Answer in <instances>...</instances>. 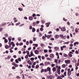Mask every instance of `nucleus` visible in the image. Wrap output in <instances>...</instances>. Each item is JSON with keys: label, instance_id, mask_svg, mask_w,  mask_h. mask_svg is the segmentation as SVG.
I'll use <instances>...</instances> for the list:
<instances>
[{"label": "nucleus", "instance_id": "nucleus-1", "mask_svg": "<svg viewBox=\"0 0 79 79\" xmlns=\"http://www.w3.org/2000/svg\"><path fill=\"white\" fill-rule=\"evenodd\" d=\"M65 63H66V64H69V63H70L71 61L70 60H65Z\"/></svg>", "mask_w": 79, "mask_h": 79}, {"label": "nucleus", "instance_id": "nucleus-2", "mask_svg": "<svg viewBox=\"0 0 79 79\" xmlns=\"http://www.w3.org/2000/svg\"><path fill=\"white\" fill-rule=\"evenodd\" d=\"M50 24V22H48L45 23V25H46V27H49Z\"/></svg>", "mask_w": 79, "mask_h": 79}, {"label": "nucleus", "instance_id": "nucleus-3", "mask_svg": "<svg viewBox=\"0 0 79 79\" xmlns=\"http://www.w3.org/2000/svg\"><path fill=\"white\" fill-rule=\"evenodd\" d=\"M50 57H51L52 59L54 57V55L53 54H51L50 55Z\"/></svg>", "mask_w": 79, "mask_h": 79}, {"label": "nucleus", "instance_id": "nucleus-4", "mask_svg": "<svg viewBox=\"0 0 79 79\" xmlns=\"http://www.w3.org/2000/svg\"><path fill=\"white\" fill-rule=\"evenodd\" d=\"M28 19H29V20H30V21H32V20H33V18H32V16H30L29 18Z\"/></svg>", "mask_w": 79, "mask_h": 79}, {"label": "nucleus", "instance_id": "nucleus-5", "mask_svg": "<svg viewBox=\"0 0 79 79\" xmlns=\"http://www.w3.org/2000/svg\"><path fill=\"white\" fill-rule=\"evenodd\" d=\"M61 31H66V28H65V27H63V28H62L61 29Z\"/></svg>", "mask_w": 79, "mask_h": 79}, {"label": "nucleus", "instance_id": "nucleus-6", "mask_svg": "<svg viewBox=\"0 0 79 79\" xmlns=\"http://www.w3.org/2000/svg\"><path fill=\"white\" fill-rule=\"evenodd\" d=\"M52 71H53L54 72H55L56 71V68L55 67H54L52 69Z\"/></svg>", "mask_w": 79, "mask_h": 79}, {"label": "nucleus", "instance_id": "nucleus-7", "mask_svg": "<svg viewBox=\"0 0 79 79\" xmlns=\"http://www.w3.org/2000/svg\"><path fill=\"white\" fill-rule=\"evenodd\" d=\"M35 54H38L39 53V52L38 50H35L34 51Z\"/></svg>", "mask_w": 79, "mask_h": 79}, {"label": "nucleus", "instance_id": "nucleus-8", "mask_svg": "<svg viewBox=\"0 0 79 79\" xmlns=\"http://www.w3.org/2000/svg\"><path fill=\"white\" fill-rule=\"evenodd\" d=\"M54 49L55 50H59V47H55L54 48Z\"/></svg>", "mask_w": 79, "mask_h": 79}, {"label": "nucleus", "instance_id": "nucleus-9", "mask_svg": "<svg viewBox=\"0 0 79 79\" xmlns=\"http://www.w3.org/2000/svg\"><path fill=\"white\" fill-rule=\"evenodd\" d=\"M6 23H2V24H1V26H6Z\"/></svg>", "mask_w": 79, "mask_h": 79}, {"label": "nucleus", "instance_id": "nucleus-10", "mask_svg": "<svg viewBox=\"0 0 79 79\" xmlns=\"http://www.w3.org/2000/svg\"><path fill=\"white\" fill-rule=\"evenodd\" d=\"M53 76L52 75H51L50 76H49L48 77V78H49L50 79H53Z\"/></svg>", "mask_w": 79, "mask_h": 79}, {"label": "nucleus", "instance_id": "nucleus-11", "mask_svg": "<svg viewBox=\"0 0 79 79\" xmlns=\"http://www.w3.org/2000/svg\"><path fill=\"white\" fill-rule=\"evenodd\" d=\"M47 69L48 71H49V73L50 72V71H51V68L49 67L47 68Z\"/></svg>", "mask_w": 79, "mask_h": 79}, {"label": "nucleus", "instance_id": "nucleus-12", "mask_svg": "<svg viewBox=\"0 0 79 79\" xmlns=\"http://www.w3.org/2000/svg\"><path fill=\"white\" fill-rule=\"evenodd\" d=\"M57 73L60 75V70L59 69H57Z\"/></svg>", "mask_w": 79, "mask_h": 79}, {"label": "nucleus", "instance_id": "nucleus-13", "mask_svg": "<svg viewBox=\"0 0 79 79\" xmlns=\"http://www.w3.org/2000/svg\"><path fill=\"white\" fill-rule=\"evenodd\" d=\"M35 31V29L34 27L32 29V32H34Z\"/></svg>", "mask_w": 79, "mask_h": 79}, {"label": "nucleus", "instance_id": "nucleus-14", "mask_svg": "<svg viewBox=\"0 0 79 79\" xmlns=\"http://www.w3.org/2000/svg\"><path fill=\"white\" fill-rule=\"evenodd\" d=\"M47 60H49V61H52V60L51 58H49L48 57L47 59Z\"/></svg>", "mask_w": 79, "mask_h": 79}, {"label": "nucleus", "instance_id": "nucleus-15", "mask_svg": "<svg viewBox=\"0 0 79 79\" xmlns=\"http://www.w3.org/2000/svg\"><path fill=\"white\" fill-rule=\"evenodd\" d=\"M51 35H47V38L48 39H50V38L51 37Z\"/></svg>", "mask_w": 79, "mask_h": 79}, {"label": "nucleus", "instance_id": "nucleus-16", "mask_svg": "<svg viewBox=\"0 0 79 79\" xmlns=\"http://www.w3.org/2000/svg\"><path fill=\"white\" fill-rule=\"evenodd\" d=\"M5 48H6V49H8V48H9V46H8V45H6V46H5Z\"/></svg>", "mask_w": 79, "mask_h": 79}, {"label": "nucleus", "instance_id": "nucleus-17", "mask_svg": "<svg viewBox=\"0 0 79 79\" xmlns=\"http://www.w3.org/2000/svg\"><path fill=\"white\" fill-rule=\"evenodd\" d=\"M33 45L36 47H38V44H33Z\"/></svg>", "mask_w": 79, "mask_h": 79}, {"label": "nucleus", "instance_id": "nucleus-18", "mask_svg": "<svg viewBox=\"0 0 79 79\" xmlns=\"http://www.w3.org/2000/svg\"><path fill=\"white\" fill-rule=\"evenodd\" d=\"M60 37V36L58 35H56V39H58V38Z\"/></svg>", "mask_w": 79, "mask_h": 79}, {"label": "nucleus", "instance_id": "nucleus-19", "mask_svg": "<svg viewBox=\"0 0 79 79\" xmlns=\"http://www.w3.org/2000/svg\"><path fill=\"white\" fill-rule=\"evenodd\" d=\"M30 53L31 55V56H34V54H33V52H31Z\"/></svg>", "mask_w": 79, "mask_h": 79}, {"label": "nucleus", "instance_id": "nucleus-20", "mask_svg": "<svg viewBox=\"0 0 79 79\" xmlns=\"http://www.w3.org/2000/svg\"><path fill=\"white\" fill-rule=\"evenodd\" d=\"M11 56L10 55L8 56L7 57V59H8V60H10V58H11Z\"/></svg>", "mask_w": 79, "mask_h": 79}, {"label": "nucleus", "instance_id": "nucleus-21", "mask_svg": "<svg viewBox=\"0 0 79 79\" xmlns=\"http://www.w3.org/2000/svg\"><path fill=\"white\" fill-rule=\"evenodd\" d=\"M18 10L20 11H23V8H18Z\"/></svg>", "mask_w": 79, "mask_h": 79}, {"label": "nucleus", "instance_id": "nucleus-22", "mask_svg": "<svg viewBox=\"0 0 79 79\" xmlns=\"http://www.w3.org/2000/svg\"><path fill=\"white\" fill-rule=\"evenodd\" d=\"M68 55H69V56L70 57H71L73 56L72 54H70V53H69Z\"/></svg>", "mask_w": 79, "mask_h": 79}, {"label": "nucleus", "instance_id": "nucleus-23", "mask_svg": "<svg viewBox=\"0 0 79 79\" xmlns=\"http://www.w3.org/2000/svg\"><path fill=\"white\" fill-rule=\"evenodd\" d=\"M75 32L77 33V32H78V28H76L75 29Z\"/></svg>", "mask_w": 79, "mask_h": 79}, {"label": "nucleus", "instance_id": "nucleus-24", "mask_svg": "<svg viewBox=\"0 0 79 79\" xmlns=\"http://www.w3.org/2000/svg\"><path fill=\"white\" fill-rule=\"evenodd\" d=\"M39 34L40 35H39V37H42V34L41 33V32H40L39 33Z\"/></svg>", "mask_w": 79, "mask_h": 79}, {"label": "nucleus", "instance_id": "nucleus-25", "mask_svg": "<svg viewBox=\"0 0 79 79\" xmlns=\"http://www.w3.org/2000/svg\"><path fill=\"white\" fill-rule=\"evenodd\" d=\"M4 35L5 36V37H8V34H5Z\"/></svg>", "mask_w": 79, "mask_h": 79}, {"label": "nucleus", "instance_id": "nucleus-26", "mask_svg": "<svg viewBox=\"0 0 79 79\" xmlns=\"http://www.w3.org/2000/svg\"><path fill=\"white\" fill-rule=\"evenodd\" d=\"M15 63H19V61H18V59H16L15 60Z\"/></svg>", "mask_w": 79, "mask_h": 79}, {"label": "nucleus", "instance_id": "nucleus-27", "mask_svg": "<svg viewBox=\"0 0 79 79\" xmlns=\"http://www.w3.org/2000/svg\"><path fill=\"white\" fill-rule=\"evenodd\" d=\"M68 76H70V75H71V72H70V71L68 72Z\"/></svg>", "mask_w": 79, "mask_h": 79}, {"label": "nucleus", "instance_id": "nucleus-28", "mask_svg": "<svg viewBox=\"0 0 79 79\" xmlns=\"http://www.w3.org/2000/svg\"><path fill=\"white\" fill-rule=\"evenodd\" d=\"M64 57H68V55H67V54H64Z\"/></svg>", "mask_w": 79, "mask_h": 79}, {"label": "nucleus", "instance_id": "nucleus-29", "mask_svg": "<svg viewBox=\"0 0 79 79\" xmlns=\"http://www.w3.org/2000/svg\"><path fill=\"white\" fill-rule=\"evenodd\" d=\"M32 16L34 18L35 16H37V15H35V14H33L32 15Z\"/></svg>", "mask_w": 79, "mask_h": 79}, {"label": "nucleus", "instance_id": "nucleus-30", "mask_svg": "<svg viewBox=\"0 0 79 79\" xmlns=\"http://www.w3.org/2000/svg\"><path fill=\"white\" fill-rule=\"evenodd\" d=\"M44 52L45 53H47V52H48V50H46V49H44Z\"/></svg>", "mask_w": 79, "mask_h": 79}, {"label": "nucleus", "instance_id": "nucleus-31", "mask_svg": "<svg viewBox=\"0 0 79 79\" xmlns=\"http://www.w3.org/2000/svg\"><path fill=\"white\" fill-rule=\"evenodd\" d=\"M40 66H44V64L43 63H40Z\"/></svg>", "mask_w": 79, "mask_h": 79}, {"label": "nucleus", "instance_id": "nucleus-32", "mask_svg": "<svg viewBox=\"0 0 79 79\" xmlns=\"http://www.w3.org/2000/svg\"><path fill=\"white\" fill-rule=\"evenodd\" d=\"M35 68H36V69L38 68H39V64H37Z\"/></svg>", "mask_w": 79, "mask_h": 79}, {"label": "nucleus", "instance_id": "nucleus-33", "mask_svg": "<svg viewBox=\"0 0 79 79\" xmlns=\"http://www.w3.org/2000/svg\"><path fill=\"white\" fill-rule=\"evenodd\" d=\"M4 42L5 43H7L8 42V40L6 39L4 40Z\"/></svg>", "mask_w": 79, "mask_h": 79}, {"label": "nucleus", "instance_id": "nucleus-34", "mask_svg": "<svg viewBox=\"0 0 79 79\" xmlns=\"http://www.w3.org/2000/svg\"><path fill=\"white\" fill-rule=\"evenodd\" d=\"M21 38L19 37L18 38V40L19 41H21Z\"/></svg>", "mask_w": 79, "mask_h": 79}, {"label": "nucleus", "instance_id": "nucleus-35", "mask_svg": "<svg viewBox=\"0 0 79 79\" xmlns=\"http://www.w3.org/2000/svg\"><path fill=\"white\" fill-rule=\"evenodd\" d=\"M63 20L64 21H67V19H65V18H63Z\"/></svg>", "mask_w": 79, "mask_h": 79}, {"label": "nucleus", "instance_id": "nucleus-36", "mask_svg": "<svg viewBox=\"0 0 79 79\" xmlns=\"http://www.w3.org/2000/svg\"><path fill=\"white\" fill-rule=\"evenodd\" d=\"M40 30L41 31H44V29L43 28H40Z\"/></svg>", "mask_w": 79, "mask_h": 79}, {"label": "nucleus", "instance_id": "nucleus-37", "mask_svg": "<svg viewBox=\"0 0 79 79\" xmlns=\"http://www.w3.org/2000/svg\"><path fill=\"white\" fill-rule=\"evenodd\" d=\"M26 53L27 55H29V51H26Z\"/></svg>", "mask_w": 79, "mask_h": 79}, {"label": "nucleus", "instance_id": "nucleus-38", "mask_svg": "<svg viewBox=\"0 0 79 79\" xmlns=\"http://www.w3.org/2000/svg\"><path fill=\"white\" fill-rule=\"evenodd\" d=\"M20 24V22H19V23H17L15 24L16 26H18Z\"/></svg>", "mask_w": 79, "mask_h": 79}, {"label": "nucleus", "instance_id": "nucleus-39", "mask_svg": "<svg viewBox=\"0 0 79 79\" xmlns=\"http://www.w3.org/2000/svg\"><path fill=\"white\" fill-rule=\"evenodd\" d=\"M62 66L63 68H64L66 67V65L65 64H64L62 65Z\"/></svg>", "mask_w": 79, "mask_h": 79}, {"label": "nucleus", "instance_id": "nucleus-40", "mask_svg": "<svg viewBox=\"0 0 79 79\" xmlns=\"http://www.w3.org/2000/svg\"><path fill=\"white\" fill-rule=\"evenodd\" d=\"M43 72H44V69H42L41 71V73H42Z\"/></svg>", "mask_w": 79, "mask_h": 79}, {"label": "nucleus", "instance_id": "nucleus-41", "mask_svg": "<svg viewBox=\"0 0 79 79\" xmlns=\"http://www.w3.org/2000/svg\"><path fill=\"white\" fill-rule=\"evenodd\" d=\"M66 36H63V38H62V39H66Z\"/></svg>", "mask_w": 79, "mask_h": 79}, {"label": "nucleus", "instance_id": "nucleus-42", "mask_svg": "<svg viewBox=\"0 0 79 79\" xmlns=\"http://www.w3.org/2000/svg\"><path fill=\"white\" fill-rule=\"evenodd\" d=\"M16 77L17 79H21V77L19 76H17Z\"/></svg>", "mask_w": 79, "mask_h": 79}, {"label": "nucleus", "instance_id": "nucleus-43", "mask_svg": "<svg viewBox=\"0 0 79 79\" xmlns=\"http://www.w3.org/2000/svg\"><path fill=\"white\" fill-rule=\"evenodd\" d=\"M64 36H63V35H60V37H61V38H62V39H63V38Z\"/></svg>", "mask_w": 79, "mask_h": 79}, {"label": "nucleus", "instance_id": "nucleus-44", "mask_svg": "<svg viewBox=\"0 0 79 79\" xmlns=\"http://www.w3.org/2000/svg\"><path fill=\"white\" fill-rule=\"evenodd\" d=\"M25 58L26 59H27L28 58V55H27L25 56Z\"/></svg>", "mask_w": 79, "mask_h": 79}, {"label": "nucleus", "instance_id": "nucleus-45", "mask_svg": "<svg viewBox=\"0 0 79 79\" xmlns=\"http://www.w3.org/2000/svg\"><path fill=\"white\" fill-rule=\"evenodd\" d=\"M30 60H31V61H34V58H31L30 59Z\"/></svg>", "mask_w": 79, "mask_h": 79}, {"label": "nucleus", "instance_id": "nucleus-46", "mask_svg": "<svg viewBox=\"0 0 79 79\" xmlns=\"http://www.w3.org/2000/svg\"><path fill=\"white\" fill-rule=\"evenodd\" d=\"M33 41H35V40H36V38H35V37H33Z\"/></svg>", "mask_w": 79, "mask_h": 79}, {"label": "nucleus", "instance_id": "nucleus-47", "mask_svg": "<svg viewBox=\"0 0 79 79\" xmlns=\"http://www.w3.org/2000/svg\"><path fill=\"white\" fill-rule=\"evenodd\" d=\"M15 67H18V64H15L14 65Z\"/></svg>", "mask_w": 79, "mask_h": 79}, {"label": "nucleus", "instance_id": "nucleus-48", "mask_svg": "<svg viewBox=\"0 0 79 79\" xmlns=\"http://www.w3.org/2000/svg\"><path fill=\"white\" fill-rule=\"evenodd\" d=\"M29 42L28 41H27L26 42V45H29Z\"/></svg>", "mask_w": 79, "mask_h": 79}, {"label": "nucleus", "instance_id": "nucleus-49", "mask_svg": "<svg viewBox=\"0 0 79 79\" xmlns=\"http://www.w3.org/2000/svg\"><path fill=\"white\" fill-rule=\"evenodd\" d=\"M55 63H57V64H58V60H55Z\"/></svg>", "mask_w": 79, "mask_h": 79}, {"label": "nucleus", "instance_id": "nucleus-50", "mask_svg": "<svg viewBox=\"0 0 79 79\" xmlns=\"http://www.w3.org/2000/svg\"><path fill=\"white\" fill-rule=\"evenodd\" d=\"M60 49H61V51H63V48L62 46H61L60 47Z\"/></svg>", "mask_w": 79, "mask_h": 79}, {"label": "nucleus", "instance_id": "nucleus-51", "mask_svg": "<svg viewBox=\"0 0 79 79\" xmlns=\"http://www.w3.org/2000/svg\"><path fill=\"white\" fill-rule=\"evenodd\" d=\"M16 69V67L15 66H13L12 67V69Z\"/></svg>", "mask_w": 79, "mask_h": 79}, {"label": "nucleus", "instance_id": "nucleus-52", "mask_svg": "<svg viewBox=\"0 0 79 79\" xmlns=\"http://www.w3.org/2000/svg\"><path fill=\"white\" fill-rule=\"evenodd\" d=\"M18 60L19 61H21V59L20 58H19L18 59Z\"/></svg>", "mask_w": 79, "mask_h": 79}, {"label": "nucleus", "instance_id": "nucleus-53", "mask_svg": "<svg viewBox=\"0 0 79 79\" xmlns=\"http://www.w3.org/2000/svg\"><path fill=\"white\" fill-rule=\"evenodd\" d=\"M75 53H77V54H79V51H76Z\"/></svg>", "mask_w": 79, "mask_h": 79}, {"label": "nucleus", "instance_id": "nucleus-54", "mask_svg": "<svg viewBox=\"0 0 79 79\" xmlns=\"http://www.w3.org/2000/svg\"><path fill=\"white\" fill-rule=\"evenodd\" d=\"M29 42H30V43L31 44H32V43H33V42H32V40H30V41H29Z\"/></svg>", "mask_w": 79, "mask_h": 79}, {"label": "nucleus", "instance_id": "nucleus-55", "mask_svg": "<svg viewBox=\"0 0 79 79\" xmlns=\"http://www.w3.org/2000/svg\"><path fill=\"white\" fill-rule=\"evenodd\" d=\"M31 61L30 60H28L27 62V63H28V64H29L30 63H31Z\"/></svg>", "mask_w": 79, "mask_h": 79}, {"label": "nucleus", "instance_id": "nucleus-56", "mask_svg": "<svg viewBox=\"0 0 79 79\" xmlns=\"http://www.w3.org/2000/svg\"><path fill=\"white\" fill-rule=\"evenodd\" d=\"M19 45L20 46H21V45H23V43H20L19 44Z\"/></svg>", "mask_w": 79, "mask_h": 79}, {"label": "nucleus", "instance_id": "nucleus-57", "mask_svg": "<svg viewBox=\"0 0 79 79\" xmlns=\"http://www.w3.org/2000/svg\"><path fill=\"white\" fill-rule=\"evenodd\" d=\"M46 63L47 64H50V63L49 62H46Z\"/></svg>", "mask_w": 79, "mask_h": 79}, {"label": "nucleus", "instance_id": "nucleus-58", "mask_svg": "<svg viewBox=\"0 0 79 79\" xmlns=\"http://www.w3.org/2000/svg\"><path fill=\"white\" fill-rule=\"evenodd\" d=\"M73 42H74V40L72 39L71 40V44H73Z\"/></svg>", "mask_w": 79, "mask_h": 79}, {"label": "nucleus", "instance_id": "nucleus-59", "mask_svg": "<svg viewBox=\"0 0 79 79\" xmlns=\"http://www.w3.org/2000/svg\"><path fill=\"white\" fill-rule=\"evenodd\" d=\"M52 52V50L51 49H49V52H50V53H51Z\"/></svg>", "mask_w": 79, "mask_h": 79}, {"label": "nucleus", "instance_id": "nucleus-60", "mask_svg": "<svg viewBox=\"0 0 79 79\" xmlns=\"http://www.w3.org/2000/svg\"><path fill=\"white\" fill-rule=\"evenodd\" d=\"M8 40L9 42H11V39L10 38H8Z\"/></svg>", "mask_w": 79, "mask_h": 79}, {"label": "nucleus", "instance_id": "nucleus-61", "mask_svg": "<svg viewBox=\"0 0 79 79\" xmlns=\"http://www.w3.org/2000/svg\"><path fill=\"white\" fill-rule=\"evenodd\" d=\"M3 31V28H0V32H1V31Z\"/></svg>", "mask_w": 79, "mask_h": 79}, {"label": "nucleus", "instance_id": "nucleus-62", "mask_svg": "<svg viewBox=\"0 0 79 79\" xmlns=\"http://www.w3.org/2000/svg\"><path fill=\"white\" fill-rule=\"evenodd\" d=\"M55 66V64H52V67H54V66Z\"/></svg>", "mask_w": 79, "mask_h": 79}, {"label": "nucleus", "instance_id": "nucleus-63", "mask_svg": "<svg viewBox=\"0 0 79 79\" xmlns=\"http://www.w3.org/2000/svg\"><path fill=\"white\" fill-rule=\"evenodd\" d=\"M48 71V70L47 69H44V72L46 73V72H47Z\"/></svg>", "mask_w": 79, "mask_h": 79}, {"label": "nucleus", "instance_id": "nucleus-64", "mask_svg": "<svg viewBox=\"0 0 79 79\" xmlns=\"http://www.w3.org/2000/svg\"><path fill=\"white\" fill-rule=\"evenodd\" d=\"M60 31V29L58 28H57L56 29V31Z\"/></svg>", "mask_w": 79, "mask_h": 79}]
</instances>
